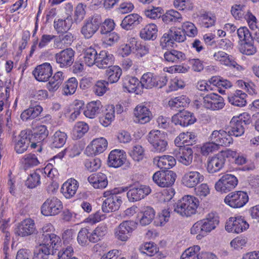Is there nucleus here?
<instances>
[{
  "mask_svg": "<svg viewBox=\"0 0 259 259\" xmlns=\"http://www.w3.org/2000/svg\"><path fill=\"white\" fill-rule=\"evenodd\" d=\"M219 219L215 213H208L205 218L196 222L191 228L192 234H197V239H200L211 231L214 230L219 225Z\"/></svg>",
  "mask_w": 259,
  "mask_h": 259,
  "instance_id": "nucleus-1",
  "label": "nucleus"
},
{
  "mask_svg": "<svg viewBox=\"0 0 259 259\" xmlns=\"http://www.w3.org/2000/svg\"><path fill=\"white\" fill-rule=\"evenodd\" d=\"M127 187H118L104 192V197L106 198L102 204V210L105 212L118 210L122 202L120 193L127 191Z\"/></svg>",
  "mask_w": 259,
  "mask_h": 259,
  "instance_id": "nucleus-2",
  "label": "nucleus"
},
{
  "mask_svg": "<svg viewBox=\"0 0 259 259\" xmlns=\"http://www.w3.org/2000/svg\"><path fill=\"white\" fill-rule=\"evenodd\" d=\"M199 205L196 197L185 195L174 205V211L182 217H188L196 213Z\"/></svg>",
  "mask_w": 259,
  "mask_h": 259,
  "instance_id": "nucleus-3",
  "label": "nucleus"
},
{
  "mask_svg": "<svg viewBox=\"0 0 259 259\" xmlns=\"http://www.w3.org/2000/svg\"><path fill=\"white\" fill-rule=\"evenodd\" d=\"M250 123L249 116L244 113L239 116H234L230 122L229 126L226 128L231 136L239 137L242 136L247 125Z\"/></svg>",
  "mask_w": 259,
  "mask_h": 259,
  "instance_id": "nucleus-4",
  "label": "nucleus"
},
{
  "mask_svg": "<svg viewBox=\"0 0 259 259\" xmlns=\"http://www.w3.org/2000/svg\"><path fill=\"white\" fill-rule=\"evenodd\" d=\"M147 139L152 145L154 152L160 153L166 150L167 142L164 132L159 130H152L149 133Z\"/></svg>",
  "mask_w": 259,
  "mask_h": 259,
  "instance_id": "nucleus-5",
  "label": "nucleus"
},
{
  "mask_svg": "<svg viewBox=\"0 0 259 259\" xmlns=\"http://www.w3.org/2000/svg\"><path fill=\"white\" fill-rule=\"evenodd\" d=\"M238 181L233 175H223L214 185L215 190L222 193H226L233 190L237 185Z\"/></svg>",
  "mask_w": 259,
  "mask_h": 259,
  "instance_id": "nucleus-6",
  "label": "nucleus"
},
{
  "mask_svg": "<svg viewBox=\"0 0 259 259\" xmlns=\"http://www.w3.org/2000/svg\"><path fill=\"white\" fill-rule=\"evenodd\" d=\"M248 196L246 192L238 191L231 192L227 195L224 201L231 207L240 208L248 201Z\"/></svg>",
  "mask_w": 259,
  "mask_h": 259,
  "instance_id": "nucleus-7",
  "label": "nucleus"
},
{
  "mask_svg": "<svg viewBox=\"0 0 259 259\" xmlns=\"http://www.w3.org/2000/svg\"><path fill=\"white\" fill-rule=\"evenodd\" d=\"M137 227V223L133 221H123L116 228L115 236L118 240L126 241L132 236Z\"/></svg>",
  "mask_w": 259,
  "mask_h": 259,
  "instance_id": "nucleus-8",
  "label": "nucleus"
},
{
  "mask_svg": "<svg viewBox=\"0 0 259 259\" xmlns=\"http://www.w3.org/2000/svg\"><path fill=\"white\" fill-rule=\"evenodd\" d=\"M101 23L100 17L94 15L88 18L81 29V33L85 39L91 38L97 32Z\"/></svg>",
  "mask_w": 259,
  "mask_h": 259,
  "instance_id": "nucleus-9",
  "label": "nucleus"
},
{
  "mask_svg": "<svg viewBox=\"0 0 259 259\" xmlns=\"http://www.w3.org/2000/svg\"><path fill=\"white\" fill-rule=\"evenodd\" d=\"M176 174L172 171H158L153 176V180L160 187H170L175 183Z\"/></svg>",
  "mask_w": 259,
  "mask_h": 259,
  "instance_id": "nucleus-10",
  "label": "nucleus"
},
{
  "mask_svg": "<svg viewBox=\"0 0 259 259\" xmlns=\"http://www.w3.org/2000/svg\"><path fill=\"white\" fill-rule=\"evenodd\" d=\"M204 177L198 171L195 170L192 167H190L184 174L182 179V184L188 188H193L198 184L203 182Z\"/></svg>",
  "mask_w": 259,
  "mask_h": 259,
  "instance_id": "nucleus-11",
  "label": "nucleus"
},
{
  "mask_svg": "<svg viewBox=\"0 0 259 259\" xmlns=\"http://www.w3.org/2000/svg\"><path fill=\"white\" fill-rule=\"evenodd\" d=\"M63 208L62 202L53 197L47 199L41 207V213L46 216L55 215L58 214Z\"/></svg>",
  "mask_w": 259,
  "mask_h": 259,
  "instance_id": "nucleus-12",
  "label": "nucleus"
},
{
  "mask_svg": "<svg viewBox=\"0 0 259 259\" xmlns=\"http://www.w3.org/2000/svg\"><path fill=\"white\" fill-rule=\"evenodd\" d=\"M248 227L249 224L241 217L229 218L225 226L227 231L237 234L246 230Z\"/></svg>",
  "mask_w": 259,
  "mask_h": 259,
  "instance_id": "nucleus-13",
  "label": "nucleus"
},
{
  "mask_svg": "<svg viewBox=\"0 0 259 259\" xmlns=\"http://www.w3.org/2000/svg\"><path fill=\"white\" fill-rule=\"evenodd\" d=\"M74 51L70 48L64 49L55 55L57 63L61 68L70 66L74 61Z\"/></svg>",
  "mask_w": 259,
  "mask_h": 259,
  "instance_id": "nucleus-14",
  "label": "nucleus"
},
{
  "mask_svg": "<svg viewBox=\"0 0 259 259\" xmlns=\"http://www.w3.org/2000/svg\"><path fill=\"white\" fill-rule=\"evenodd\" d=\"M224 99L217 94H210L203 98V105L208 109L216 110L222 109L224 105Z\"/></svg>",
  "mask_w": 259,
  "mask_h": 259,
  "instance_id": "nucleus-15",
  "label": "nucleus"
},
{
  "mask_svg": "<svg viewBox=\"0 0 259 259\" xmlns=\"http://www.w3.org/2000/svg\"><path fill=\"white\" fill-rule=\"evenodd\" d=\"M31 130L22 131L16 140L15 150L17 153L21 154L27 150L32 138L30 137Z\"/></svg>",
  "mask_w": 259,
  "mask_h": 259,
  "instance_id": "nucleus-16",
  "label": "nucleus"
},
{
  "mask_svg": "<svg viewBox=\"0 0 259 259\" xmlns=\"http://www.w3.org/2000/svg\"><path fill=\"white\" fill-rule=\"evenodd\" d=\"M174 154L178 161L188 166L190 165L193 158V151L188 147H178L174 151Z\"/></svg>",
  "mask_w": 259,
  "mask_h": 259,
  "instance_id": "nucleus-17",
  "label": "nucleus"
},
{
  "mask_svg": "<svg viewBox=\"0 0 259 259\" xmlns=\"http://www.w3.org/2000/svg\"><path fill=\"white\" fill-rule=\"evenodd\" d=\"M226 159L220 153L208 158L206 169L209 174H213L221 171L225 166Z\"/></svg>",
  "mask_w": 259,
  "mask_h": 259,
  "instance_id": "nucleus-18",
  "label": "nucleus"
},
{
  "mask_svg": "<svg viewBox=\"0 0 259 259\" xmlns=\"http://www.w3.org/2000/svg\"><path fill=\"white\" fill-rule=\"evenodd\" d=\"M210 140L217 146H229L232 143L231 135L228 131L224 130L214 131L209 137Z\"/></svg>",
  "mask_w": 259,
  "mask_h": 259,
  "instance_id": "nucleus-19",
  "label": "nucleus"
},
{
  "mask_svg": "<svg viewBox=\"0 0 259 259\" xmlns=\"http://www.w3.org/2000/svg\"><path fill=\"white\" fill-rule=\"evenodd\" d=\"M53 69L51 64L44 63L37 66L32 72L35 78L39 81H47L52 75Z\"/></svg>",
  "mask_w": 259,
  "mask_h": 259,
  "instance_id": "nucleus-20",
  "label": "nucleus"
},
{
  "mask_svg": "<svg viewBox=\"0 0 259 259\" xmlns=\"http://www.w3.org/2000/svg\"><path fill=\"white\" fill-rule=\"evenodd\" d=\"M194 114L188 111L183 110L174 115L171 118V121L176 125L187 126L193 124L196 121Z\"/></svg>",
  "mask_w": 259,
  "mask_h": 259,
  "instance_id": "nucleus-21",
  "label": "nucleus"
},
{
  "mask_svg": "<svg viewBox=\"0 0 259 259\" xmlns=\"http://www.w3.org/2000/svg\"><path fill=\"white\" fill-rule=\"evenodd\" d=\"M151 189L145 185H139L132 187L127 192V197L130 201H137L150 194Z\"/></svg>",
  "mask_w": 259,
  "mask_h": 259,
  "instance_id": "nucleus-22",
  "label": "nucleus"
},
{
  "mask_svg": "<svg viewBox=\"0 0 259 259\" xmlns=\"http://www.w3.org/2000/svg\"><path fill=\"white\" fill-rule=\"evenodd\" d=\"M107 141L104 138L93 140L86 148L85 151L89 155H98L103 153L107 148Z\"/></svg>",
  "mask_w": 259,
  "mask_h": 259,
  "instance_id": "nucleus-23",
  "label": "nucleus"
},
{
  "mask_svg": "<svg viewBox=\"0 0 259 259\" xmlns=\"http://www.w3.org/2000/svg\"><path fill=\"white\" fill-rule=\"evenodd\" d=\"M35 227L34 221L31 219L23 220L18 224L16 229V234L21 237H26L34 233Z\"/></svg>",
  "mask_w": 259,
  "mask_h": 259,
  "instance_id": "nucleus-24",
  "label": "nucleus"
},
{
  "mask_svg": "<svg viewBox=\"0 0 259 259\" xmlns=\"http://www.w3.org/2000/svg\"><path fill=\"white\" fill-rule=\"evenodd\" d=\"M125 160V152L123 150L115 149L109 154L108 163L109 166L117 168L122 165Z\"/></svg>",
  "mask_w": 259,
  "mask_h": 259,
  "instance_id": "nucleus-25",
  "label": "nucleus"
},
{
  "mask_svg": "<svg viewBox=\"0 0 259 259\" xmlns=\"http://www.w3.org/2000/svg\"><path fill=\"white\" fill-rule=\"evenodd\" d=\"M136 121L141 124H145L150 121L152 114L149 109L144 105H138L134 110Z\"/></svg>",
  "mask_w": 259,
  "mask_h": 259,
  "instance_id": "nucleus-26",
  "label": "nucleus"
},
{
  "mask_svg": "<svg viewBox=\"0 0 259 259\" xmlns=\"http://www.w3.org/2000/svg\"><path fill=\"white\" fill-rule=\"evenodd\" d=\"M96 57L95 65L99 68H106L113 63V55L107 51H100Z\"/></svg>",
  "mask_w": 259,
  "mask_h": 259,
  "instance_id": "nucleus-27",
  "label": "nucleus"
},
{
  "mask_svg": "<svg viewBox=\"0 0 259 259\" xmlns=\"http://www.w3.org/2000/svg\"><path fill=\"white\" fill-rule=\"evenodd\" d=\"M142 17L137 14H131L125 16L122 20L120 26L126 30H132L136 27L142 21Z\"/></svg>",
  "mask_w": 259,
  "mask_h": 259,
  "instance_id": "nucleus-28",
  "label": "nucleus"
},
{
  "mask_svg": "<svg viewBox=\"0 0 259 259\" xmlns=\"http://www.w3.org/2000/svg\"><path fill=\"white\" fill-rule=\"evenodd\" d=\"M78 185V182L76 180L69 179L63 184L61 192L66 198H70L76 194Z\"/></svg>",
  "mask_w": 259,
  "mask_h": 259,
  "instance_id": "nucleus-29",
  "label": "nucleus"
},
{
  "mask_svg": "<svg viewBox=\"0 0 259 259\" xmlns=\"http://www.w3.org/2000/svg\"><path fill=\"white\" fill-rule=\"evenodd\" d=\"M88 180L96 189H104L107 187L108 183L107 176L102 172L92 174Z\"/></svg>",
  "mask_w": 259,
  "mask_h": 259,
  "instance_id": "nucleus-30",
  "label": "nucleus"
},
{
  "mask_svg": "<svg viewBox=\"0 0 259 259\" xmlns=\"http://www.w3.org/2000/svg\"><path fill=\"white\" fill-rule=\"evenodd\" d=\"M153 163L160 169H170L176 163V159L169 155H163L160 157H156L153 159Z\"/></svg>",
  "mask_w": 259,
  "mask_h": 259,
  "instance_id": "nucleus-31",
  "label": "nucleus"
},
{
  "mask_svg": "<svg viewBox=\"0 0 259 259\" xmlns=\"http://www.w3.org/2000/svg\"><path fill=\"white\" fill-rule=\"evenodd\" d=\"M65 78V75L62 71L56 72L47 84V89L51 92L56 91L62 83Z\"/></svg>",
  "mask_w": 259,
  "mask_h": 259,
  "instance_id": "nucleus-32",
  "label": "nucleus"
},
{
  "mask_svg": "<svg viewBox=\"0 0 259 259\" xmlns=\"http://www.w3.org/2000/svg\"><path fill=\"white\" fill-rule=\"evenodd\" d=\"M247 95L241 90H236L234 93L228 96L229 103L238 107H243L246 104Z\"/></svg>",
  "mask_w": 259,
  "mask_h": 259,
  "instance_id": "nucleus-33",
  "label": "nucleus"
},
{
  "mask_svg": "<svg viewBox=\"0 0 259 259\" xmlns=\"http://www.w3.org/2000/svg\"><path fill=\"white\" fill-rule=\"evenodd\" d=\"M42 108L39 105L33 106L32 104L29 108L24 110L21 114L23 121H27L37 117L42 112Z\"/></svg>",
  "mask_w": 259,
  "mask_h": 259,
  "instance_id": "nucleus-34",
  "label": "nucleus"
},
{
  "mask_svg": "<svg viewBox=\"0 0 259 259\" xmlns=\"http://www.w3.org/2000/svg\"><path fill=\"white\" fill-rule=\"evenodd\" d=\"M122 74V70L118 66H110L105 71L107 82L109 83L117 82Z\"/></svg>",
  "mask_w": 259,
  "mask_h": 259,
  "instance_id": "nucleus-35",
  "label": "nucleus"
},
{
  "mask_svg": "<svg viewBox=\"0 0 259 259\" xmlns=\"http://www.w3.org/2000/svg\"><path fill=\"white\" fill-rule=\"evenodd\" d=\"M157 27L154 24L147 25L140 32V36L145 40H154L157 37Z\"/></svg>",
  "mask_w": 259,
  "mask_h": 259,
  "instance_id": "nucleus-36",
  "label": "nucleus"
},
{
  "mask_svg": "<svg viewBox=\"0 0 259 259\" xmlns=\"http://www.w3.org/2000/svg\"><path fill=\"white\" fill-rule=\"evenodd\" d=\"M196 136L192 132L181 133L175 140V143L178 147H183V145H192L195 141Z\"/></svg>",
  "mask_w": 259,
  "mask_h": 259,
  "instance_id": "nucleus-37",
  "label": "nucleus"
},
{
  "mask_svg": "<svg viewBox=\"0 0 259 259\" xmlns=\"http://www.w3.org/2000/svg\"><path fill=\"white\" fill-rule=\"evenodd\" d=\"M101 102L99 101H93L87 105L84 110V115L88 118H93L100 112L101 108Z\"/></svg>",
  "mask_w": 259,
  "mask_h": 259,
  "instance_id": "nucleus-38",
  "label": "nucleus"
},
{
  "mask_svg": "<svg viewBox=\"0 0 259 259\" xmlns=\"http://www.w3.org/2000/svg\"><path fill=\"white\" fill-rule=\"evenodd\" d=\"M213 57L215 60L219 61L221 64L227 66H231L235 67L238 65L231 56H229L225 52L222 51L215 53L213 54Z\"/></svg>",
  "mask_w": 259,
  "mask_h": 259,
  "instance_id": "nucleus-39",
  "label": "nucleus"
},
{
  "mask_svg": "<svg viewBox=\"0 0 259 259\" xmlns=\"http://www.w3.org/2000/svg\"><path fill=\"white\" fill-rule=\"evenodd\" d=\"M141 218L140 223L142 226H146L150 224L155 217V211L150 206H147L143 208L141 212Z\"/></svg>",
  "mask_w": 259,
  "mask_h": 259,
  "instance_id": "nucleus-40",
  "label": "nucleus"
},
{
  "mask_svg": "<svg viewBox=\"0 0 259 259\" xmlns=\"http://www.w3.org/2000/svg\"><path fill=\"white\" fill-rule=\"evenodd\" d=\"M107 233V227L105 225H100L91 233L89 241L93 243L97 242L101 240Z\"/></svg>",
  "mask_w": 259,
  "mask_h": 259,
  "instance_id": "nucleus-41",
  "label": "nucleus"
},
{
  "mask_svg": "<svg viewBox=\"0 0 259 259\" xmlns=\"http://www.w3.org/2000/svg\"><path fill=\"white\" fill-rule=\"evenodd\" d=\"M199 21L202 26L205 28H209L214 25L216 18L214 15L211 13L203 11L200 13L199 16Z\"/></svg>",
  "mask_w": 259,
  "mask_h": 259,
  "instance_id": "nucleus-42",
  "label": "nucleus"
},
{
  "mask_svg": "<svg viewBox=\"0 0 259 259\" xmlns=\"http://www.w3.org/2000/svg\"><path fill=\"white\" fill-rule=\"evenodd\" d=\"M72 24V19L67 17L64 20L58 19L57 21H55L54 26L57 32L60 33L68 31L71 28Z\"/></svg>",
  "mask_w": 259,
  "mask_h": 259,
  "instance_id": "nucleus-43",
  "label": "nucleus"
},
{
  "mask_svg": "<svg viewBox=\"0 0 259 259\" xmlns=\"http://www.w3.org/2000/svg\"><path fill=\"white\" fill-rule=\"evenodd\" d=\"M48 131L47 127L44 125H40L37 126L34 130V133L32 134L31 131L30 137L32 138V140H34V141L39 143L45 140L48 136Z\"/></svg>",
  "mask_w": 259,
  "mask_h": 259,
  "instance_id": "nucleus-44",
  "label": "nucleus"
},
{
  "mask_svg": "<svg viewBox=\"0 0 259 259\" xmlns=\"http://www.w3.org/2000/svg\"><path fill=\"white\" fill-rule=\"evenodd\" d=\"M162 21L166 23L170 24L175 22H181L182 21V17L180 13L174 10L167 11L162 17Z\"/></svg>",
  "mask_w": 259,
  "mask_h": 259,
  "instance_id": "nucleus-45",
  "label": "nucleus"
},
{
  "mask_svg": "<svg viewBox=\"0 0 259 259\" xmlns=\"http://www.w3.org/2000/svg\"><path fill=\"white\" fill-rule=\"evenodd\" d=\"M98 54L97 51L94 48L92 47L88 48L84 51L83 61L89 66L95 65L96 56Z\"/></svg>",
  "mask_w": 259,
  "mask_h": 259,
  "instance_id": "nucleus-46",
  "label": "nucleus"
},
{
  "mask_svg": "<svg viewBox=\"0 0 259 259\" xmlns=\"http://www.w3.org/2000/svg\"><path fill=\"white\" fill-rule=\"evenodd\" d=\"M42 173V169H37L31 174L25 182L26 186L29 188L32 189L39 185L40 183V174Z\"/></svg>",
  "mask_w": 259,
  "mask_h": 259,
  "instance_id": "nucleus-47",
  "label": "nucleus"
},
{
  "mask_svg": "<svg viewBox=\"0 0 259 259\" xmlns=\"http://www.w3.org/2000/svg\"><path fill=\"white\" fill-rule=\"evenodd\" d=\"M65 133L58 131L55 133L52 138L51 146L53 148H59L63 146L67 140Z\"/></svg>",
  "mask_w": 259,
  "mask_h": 259,
  "instance_id": "nucleus-48",
  "label": "nucleus"
},
{
  "mask_svg": "<svg viewBox=\"0 0 259 259\" xmlns=\"http://www.w3.org/2000/svg\"><path fill=\"white\" fill-rule=\"evenodd\" d=\"M140 83V81L137 78L126 76L123 80V87L130 93L136 92L137 91Z\"/></svg>",
  "mask_w": 259,
  "mask_h": 259,
  "instance_id": "nucleus-49",
  "label": "nucleus"
},
{
  "mask_svg": "<svg viewBox=\"0 0 259 259\" xmlns=\"http://www.w3.org/2000/svg\"><path fill=\"white\" fill-rule=\"evenodd\" d=\"M156 75L151 72H147L143 75L141 78V85L147 89H152L155 86Z\"/></svg>",
  "mask_w": 259,
  "mask_h": 259,
  "instance_id": "nucleus-50",
  "label": "nucleus"
},
{
  "mask_svg": "<svg viewBox=\"0 0 259 259\" xmlns=\"http://www.w3.org/2000/svg\"><path fill=\"white\" fill-rule=\"evenodd\" d=\"M57 38H56L54 41V45L56 47L61 48V44L70 45L73 41V36L70 32L61 33Z\"/></svg>",
  "mask_w": 259,
  "mask_h": 259,
  "instance_id": "nucleus-51",
  "label": "nucleus"
},
{
  "mask_svg": "<svg viewBox=\"0 0 259 259\" xmlns=\"http://www.w3.org/2000/svg\"><path fill=\"white\" fill-rule=\"evenodd\" d=\"M240 52L246 55H252L256 52V48L253 45V39L252 41L242 42L239 47Z\"/></svg>",
  "mask_w": 259,
  "mask_h": 259,
  "instance_id": "nucleus-52",
  "label": "nucleus"
},
{
  "mask_svg": "<svg viewBox=\"0 0 259 259\" xmlns=\"http://www.w3.org/2000/svg\"><path fill=\"white\" fill-rule=\"evenodd\" d=\"M78 82L75 77L70 78L64 84L63 87V93L65 95H71L73 94L77 89Z\"/></svg>",
  "mask_w": 259,
  "mask_h": 259,
  "instance_id": "nucleus-53",
  "label": "nucleus"
},
{
  "mask_svg": "<svg viewBox=\"0 0 259 259\" xmlns=\"http://www.w3.org/2000/svg\"><path fill=\"white\" fill-rule=\"evenodd\" d=\"M10 88L3 81H0V112L3 109V106L6 102L10 92Z\"/></svg>",
  "mask_w": 259,
  "mask_h": 259,
  "instance_id": "nucleus-54",
  "label": "nucleus"
},
{
  "mask_svg": "<svg viewBox=\"0 0 259 259\" xmlns=\"http://www.w3.org/2000/svg\"><path fill=\"white\" fill-rule=\"evenodd\" d=\"M168 32L172 41H176L180 42L184 41L186 39L185 32L180 28H171L168 30Z\"/></svg>",
  "mask_w": 259,
  "mask_h": 259,
  "instance_id": "nucleus-55",
  "label": "nucleus"
},
{
  "mask_svg": "<svg viewBox=\"0 0 259 259\" xmlns=\"http://www.w3.org/2000/svg\"><path fill=\"white\" fill-rule=\"evenodd\" d=\"M42 243H49L53 247H55L61 242L59 236L53 233H46L41 235Z\"/></svg>",
  "mask_w": 259,
  "mask_h": 259,
  "instance_id": "nucleus-56",
  "label": "nucleus"
},
{
  "mask_svg": "<svg viewBox=\"0 0 259 259\" xmlns=\"http://www.w3.org/2000/svg\"><path fill=\"white\" fill-rule=\"evenodd\" d=\"M89 129V125L84 122H77L74 126L73 135L77 138H81Z\"/></svg>",
  "mask_w": 259,
  "mask_h": 259,
  "instance_id": "nucleus-57",
  "label": "nucleus"
},
{
  "mask_svg": "<svg viewBox=\"0 0 259 259\" xmlns=\"http://www.w3.org/2000/svg\"><path fill=\"white\" fill-rule=\"evenodd\" d=\"M245 6L243 4H235L232 6L231 14L236 20H241L246 13Z\"/></svg>",
  "mask_w": 259,
  "mask_h": 259,
  "instance_id": "nucleus-58",
  "label": "nucleus"
},
{
  "mask_svg": "<svg viewBox=\"0 0 259 259\" xmlns=\"http://www.w3.org/2000/svg\"><path fill=\"white\" fill-rule=\"evenodd\" d=\"M85 168L90 172L97 170L101 166V162L98 158H90L84 161Z\"/></svg>",
  "mask_w": 259,
  "mask_h": 259,
  "instance_id": "nucleus-59",
  "label": "nucleus"
},
{
  "mask_svg": "<svg viewBox=\"0 0 259 259\" xmlns=\"http://www.w3.org/2000/svg\"><path fill=\"white\" fill-rule=\"evenodd\" d=\"M189 99L185 96H180L171 99L168 105L172 108L184 107L189 103Z\"/></svg>",
  "mask_w": 259,
  "mask_h": 259,
  "instance_id": "nucleus-60",
  "label": "nucleus"
},
{
  "mask_svg": "<svg viewBox=\"0 0 259 259\" xmlns=\"http://www.w3.org/2000/svg\"><path fill=\"white\" fill-rule=\"evenodd\" d=\"M157 249L156 246L153 242H146L140 247L141 253L150 256L154 255L158 251Z\"/></svg>",
  "mask_w": 259,
  "mask_h": 259,
  "instance_id": "nucleus-61",
  "label": "nucleus"
},
{
  "mask_svg": "<svg viewBox=\"0 0 259 259\" xmlns=\"http://www.w3.org/2000/svg\"><path fill=\"white\" fill-rule=\"evenodd\" d=\"M200 250V247L198 245L190 247L183 252L180 259H195Z\"/></svg>",
  "mask_w": 259,
  "mask_h": 259,
  "instance_id": "nucleus-62",
  "label": "nucleus"
},
{
  "mask_svg": "<svg viewBox=\"0 0 259 259\" xmlns=\"http://www.w3.org/2000/svg\"><path fill=\"white\" fill-rule=\"evenodd\" d=\"M22 162L25 169L36 166L39 163L36 156L35 154L31 153L25 155L22 159Z\"/></svg>",
  "mask_w": 259,
  "mask_h": 259,
  "instance_id": "nucleus-63",
  "label": "nucleus"
},
{
  "mask_svg": "<svg viewBox=\"0 0 259 259\" xmlns=\"http://www.w3.org/2000/svg\"><path fill=\"white\" fill-rule=\"evenodd\" d=\"M108 82L104 80L97 81L94 87V92L97 96H103L108 90Z\"/></svg>",
  "mask_w": 259,
  "mask_h": 259,
  "instance_id": "nucleus-64",
  "label": "nucleus"
}]
</instances>
